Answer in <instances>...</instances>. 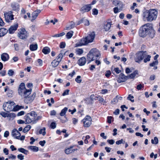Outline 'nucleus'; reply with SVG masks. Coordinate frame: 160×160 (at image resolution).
<instances>
[{
    "label": "nucleus",
    "instance_id": "f257e3e1",
    "mask_svg": "<svg viewBox=\"0 0 160 160\" xmlns=\"http://www.w3.org/2000/svg\"><path fill=\"white\" fill-rule=\"evenodd\" d=\"M139 35L141 37L148 36L152 38H153L154 37L155 32L153 28L152 25L147 23L143 25L139 30Z\"/></svg>",
    "mask_w": 160,
    "mask_h": 160
},
{
    "label": "nucleus",
    "instance_id": "f03ea898",
    "mask_svg": "<svg viewBox=\"0 0 160 160\" xmlns=\"http://www.w3.org/2000/svg\"><path fill=\"white\" fill-rule=\"evenodd\" d=\"M157 14V11L155 9H151L149 11L145 12L143 14V20L144 21H152L156 18Z\"/></svg>",
    "mask_w": 160,
    "mask_h": 160
},
{
    "label": "nucleus",
    "instance_id": "7ed1b4c3",
    "mask_svg": "<svg viewBox=\"0 0 160 160\" xmlns=\"http://www.w3.org/2000/svg\"><path fill=\"white\" fill-rule=\"evenodd\" d=\"M95 37L94 32H92L89 34L85 38H83L76 44L77 47L81 46L87 44L90 42H92Z\"/></svg>",
    "mask_w": 160,
    "mask_h": 160
},
{
    "label": "nucleus",
    "instance_id": "20e7f679",
    "mask_svg": "<svg viewBox=\"0 0 160 160\" xmlns=\"http://www.w3.org/2000/svg\"><path fill=\"white\" fill-rule=\"evenodd\" d=\"M26 123L32 122L33 124L36 123L39 119L40 117L36 113L33 111L28 113L25 117Z\"/></svg>",
    "mask_w": 160,
    "mask_h": 160
},
{
    "label": "nucleus",
    "instance_id": "39448f33",
    "mask_svg": "<svg viewBox=\"0 0 160 160\" xmlns=\"http://www.w3.org/2000/svg\"><path fill=\"white\" fill-rule=\"evenodd\" d=\"M32 89H27L25 87V85L24 83H22L19 86L18 89L19 94L21 97L25 98L31 94Z\"/></svg>",
    "mask_w": 160,
    "mask_h": 160
},
{
    "label": "nucleus",
    "instance_id": "423d86ee",
    "mask_svg": "<svg viewBox=\"0 0 160 160\" xmlns=\"http://www.w3.org/2000/svg\"><path fill=\"white\" fill-rule=\"evenodd\" d=\"M88 57L90 58H94L97 59L100 55V53L98 49L96 48H93L91 49L87 54Z\"/></svg>",
    "mask_w": 160,
    "mask_h": 160
},
{
    "label": "nucleus",
    "instance_id": "0eeeda50",
    "mask_svg": "<svg viewBox=\"0 0 160 160\" xmlns=\"http://www.w3.org/2000/svg\"><path fill=\"white\" fill-rule=\"evenodd\" d=\"M15 103L13 102H8L3 104V108L5 111L8 112L13 111Z\"/></svg>",
    "mask_w": 160,
    "mask_h": 160
},
{
    "label": "nucleus",
    "instance_id": "6e6552de",
    "mask_svg": "<svg viewBox=\"0 0 160 160\" xmlns=\"http://www.w3.org/2000/svg\"><path fill=\"white\" fill-rule=\"evenodd\" d=\"M147 56L146 51H141L136 53L135 58V61L136 62L139 63Z\"/></svg>",
    "mask_w": 160,
    "mask_h": 160
},
{
    "label": "nucleus",
    "instance_id": "1a4fd4ad",
    "mask_svg": "<svg viewBox=\"0 0 160 160\" xmlns=\"http://www.w3.org/2000/svg\"><path fill=\"white\" fill-rule=\"evenodd\" d=\"M92 119L91 117L87 115L82 120L83 123V126L85 127H88L91 124Z\"/></svg>",
    "mask_w": 160,
    "mask_h": 160
},
{
    "label": "nucleus",
    "instance_id": "9d476101",
    "mask_svg": "<svg viewBox=\"0 0 160 160\" xmlns=\"http://www.w3.org/2000/svg\"><path fill=\"white\" fill-rule=\"evenodd\" d=\"M4 15L5 20L7 22H9L10 21L14 19L13 15H12V12L11 11L5 13Z\"/></svg>",
    "mask_w": 160,
    "mask_h": 160
},
{
    "label": "nucleus",
    "instance_id": "9b49d317",
    "mask_svg": "<svg viewBox=\"0 0 160 160\" xmlns=\"http://www.w3.org/2000/svg\"><path fill=\"white\" fill-rule=\"evenodd\" d=\"M28 33L24 28H22L20 30L18 34L19 37L22 39H24L28 37Z\"/></svg>",
    "mask_w": 160,
    "mask_h": 160
},
{
    "label": "nucleus",
    "instance_id": "f8f14e48",
    "mask_svg": "<svg viewBox=\"0 0 160 160\" xmlns=\"http://www.w3.org/2000/svg\"><path fill=\"white\" fill-rule=\"evenodd\" d=\"M35 96L36 94L35 93H34L32 96H30L29 97L28 96L26 97H25V99L24 100V102L27 103H31L34 100L35 97Z\"/></svg>",
    "mask_w": 160,
    "mask_h": 160
},
{
    "label": "nucleus",
    "instance_id": "ddd939ff",
    "mask_svg": "<svg viewBox=\"0 0 160 160\" xmlns=\"http://www.w3.org/2000/svg\"><path fill=\"white\" fill-rule=\"evenodd\" d=\"M128 78V76H125L123 74L121 73L119 75L117 81L119 83L124 82L126 81Z\"/></svg>",
    "mask_w": 160,
    "mask_h": 160
},
{
    "label": "nucleus",
    "instance_id": "4468645a",
    "mask_svg": "<svg viewBox=\"0 0 160 160\" xmlns=\"http://www.w3.org/2000/svg\"><path fill=\"white\" fill-rule=\"evenodd\" d=\"M12 135L17 139H18L19 136H21V134L16 129H14L12 131Z\"/></svg>",
    "mask_w": 160,
    "mask_h": 160
},
{
    "label": "nucleus",
    "instance_id": "2eb2a0df",
    "mask_svg": "<svg viewBox=\"0 0 160 160\" xmlns=\"http://www.w3.org/2000/svg\"><path fill=\"white\" fill-rule=\"evenodd\" d=\"M73 147V146H71L69 148L66 149L65 150V153L67 154L73 153L74 151H77L78 150V149L77 148L72 149Z\"/></svg>",
    "mask_w": 160,
    "mask_h": 160
},
{
    "label": "nucleus",
    "instance_id": "dca6fc26",
    "mask_svg": "<svg viewBox=\"0 0 160 160\" xmlns=\"http://www.w3.org/2000/svg\"><path fill=\"white\" fill-rule=\"evenodd\" d=\"M18 27V24L17 23L11 26L8 29L9 33L12 34L16 30Z\"/></svg>",
    "mask_w": 160,
    "mask_h": 160
},
{
    "label": "nucleus",
    "instance_id": "f3484780",
    "mask_svg": "<svg viewBox=\"0 0 160 160\" xmlns=\"http://www.w3.org/2000/svg\"><path fill=\"white\" fill-rule=\"evenodd\" d=\"M91 8V4L86 5L83 6L81 8V10L83 12H88L90 10Z\"/></svg>",
    "mask_w": 160,
    "mask_h": 160
},
{
    "label": "nucleus",
    "instance_id": "a211bd4d",
    "mask_svg": "<svg viewBox=\"0 0 160 160\" xmlns=\"http://www.w3.org/2000/svg\"><path fill=\"white\" fill-rule=\"evenodd\" d=\"M86 59L84 57H82L79 59L78 61V63L80 66H83L86 63Z\"/></svg>",
    "mask_w": 160,
    "mask_h": 160
},
{
    "label": "nucleus",
    "instance_id": "6ab92c4d",
    "mask_svg": "<svg viewBox=\"0 0 160 160\" xmlns=\"http://www.w3.org/2000/svg\"><path fill=\"white\" fill-rule=\"evenodd\" d=\"M1 58L2 61H7L9 58V55L6 53H3L1 55Z\"/></svg>",
    "mask_w": 160,
    "mask_h": 160
},
{
    "label": "nucleus",
    "instance_id": "aec40b11",
    "mask_svg": "<svg viewBox=\"0 0 160 160\" xmlns=\"http://www.w3.org/2000/svg\"><path fill=\"white\" fill-rule=\"evenodd\" d=\"M27 148L28 149L34 152H37L39 150L38 148L35 146H29Z\"/></svg>",
    "mask_w": 160,
    "mask_h": 160
},
{
    "label": "nucleus",
    "instance_id": "412c9836",
    "mask_svg": "<svg viewBox=\"0 0 160 160\" xmlns=\"http://www.w3.org/2000/svg\"><path fill=\"white\" fill-rule=\"evenodd\" d=\"M39 13V10L38 11H35L33 12L32 14V19L31 21H32L34 20L38 15V13Z\"/></svg>",
    "mask_w": 160,
    "mask_h": 160
},
{
    "label": "nucleus",
    "instance_id": "4be33fe9",
    "mask_svg": "<svg viewBox=\"0 0 160 160\" xmlns=\"http://www.w3.org/2000/svg\"><path fill=\"white\" fill-rule=\"evenodd\" d=\"M111 27V24L110 22H107L104 26V29L106 31H108Z\"/></svg>",
    "mask_w": 160,
    "mask_h": 160
},
{
    "label": "nucleus",
    "instance_id": "5701e85b",
    "mask_svg": "<svg viewBox=\"0 0 160 160\" xmlns=\"http://www.w3.org/2000/svg\"><path fill=\"white\" fill-rule=\"evenodd\" d=\"M7 32V30L5 28H0V34L1 37L5 35Z\"/></svg>",
    "mask_w": 160,
    "mask_h": 160
},
{
    "label": "nucleus",
    "instance_id": "b1692460",
    "mask_svg": "<svg viewBox=\"0 0 160 160\" xmlns=\"http://www.w3.org/2000/svg\"><path fill=\"white\" fill-rule=\"evenodd\" d=\"M50 52V48L48 47H45L42 50V52L45 54H48Z\"/></svg>",
    "mask_w": 160,
    "mask_h": 160
},
{
    "label": "nucleus",
    "instance_id": "393cba45",
    "mask_svg": "<svg viewBox=\"0 0 160 160\" xmlns=\"http://www.w3.org/2000/svg\"><path fill=\"white\" fill-rule=\"evenodd\" d=\"M11 5L12 9L14 11H16L19 8V6L18 3H12Z\"/></svg>",
    "mask_w": 160,
    "mask_h": 160
},
{
    "label": "nucleus",
    "instance_id": "a878e982",
    "mask_svg": "<svg viewBox=\"0 0 160 160\" xmlns=\"http://www.w3.org/2000/svg\"><path fill=\"white\" fill-rule=\"evenodd\" d=\"M60 61L56 59H54L52 62V64L53 67H56L59 64Z\"/></svg>",
    "mask_w": 160,
    "mask_h": 160
},
{
    "label": "nucleus",
    "instance_id": "bb28decb",
    "mask_svg": "<svg viewBox=\"0 0 160 160\" xmlns=\"http://www.w3.org/2000/svg\"><path fill=\"white\" fill-rule=\"evenodd\" d=\"M68 110V108L66 107L64 108L63 109H62L60 113V115L61 116H63L65 115L66 112Z\"/></svg>",
    "mask_w": 160,
    "mask_h": 160
},
{
    "label": "nucleus",
    "instance_id": "cd10ccee",
    "mask_svg": "<svg viewBox=\"0 0 160 160\" xmlns=\"http://www.w3.org/2000/svg\"><path fill=\"white\" fill-rule=\"evenodd\" d=\"M24 108V107L22 106H20L18 105H17L15 106V105H14V107H13V111H17L19 109H20L22 108Z\"/></svg>",
    "mask_w": 160,
    "mask_h": 160
},
{
    "label": "nucleus",
    "instance_id": "c85d7f7f",
    "mask_svg": "<svg viewBox=\"0 0 160 160\" xmlns=\"http://www.w3.org/2000/svg\"><path fill=\"white\" fill-rule=\"evenodd\" d=\"M138 74V71L137 70L135 71L134 72L132 73L129 76H128V78H134L136 76V75Z\"/></svg>",
    "mask_w": 160,
    "mask_h": 160
},
{
    "label": "nucleus",
    "instance_id": "c756f323",
    "mask_svg": "<svg viewBox=\"0 0 160 160\" xmlns=\"http://www.w3.org/2000/svg\"><path fill=\"white\" fill-rule=\"evenodd\" d=\"M18 150L24 153V154L26 155H27L28 153V150L24 149L23 148H20L18 149Z\"/></svg>",
    "mask_w": 160,
    "mask_h": 160
},
{
    "label": "nucleus",
    "instance_id": "7c9ffc66",
    "mask_svg": "<svg viewBox=\"0 0 160 160\" xmlns=\"http://www.w3.org/2000/svg\"><path fill=\"white\" fill-rule=\"evenodd\" d=\"M38 48V45L37 44H32L30 46V49L31 51H34L37 49Z\"/></svg>",
    "mask_w": 160,
    "mask_h": 160
},
{
    "label": "nucleus",
    "instance_id": "2f4dec72",
    "mask_svg": "<svg viewBox=\"0 0 160 160\" xmlns=\"http://www.w3.org/2000/svg\"><path fill=\"white\" fill-rule=\"evenodd\" d=\"M73 32L72 31H70L68 32L66 35L67 38L68 39H70L71 38L72 36Z\"/></svg>",
    "mask_w": 160,
    "mask_h": 160
},
{
    "label": "nucleus",
    "instance_id": "473e14b6",
    "mask_svg": "<svg viewBox=\"0 0 160 160\" xmlns=\"http://www.w3.org/2000/svg\"><path fill=\"white\" fill-rule=\"evenodd\" d=\"M31 126L30 125H27L23 129V132H28L31 129Z\"/></svg>",
    "mask_w": 160,
    "mask_h": 160
},
{
    "label": "nucleus",
    "instance_id": "72a5a7b5",
    "mask_svg": "<svg viewBox=\"0 0 160 160\" xmlns=\"http://www.w3.org/2000/svg\"><path fill=\"white\" fill-rule=\"evenodd\" d=\"M0 114L4 118L9 117V113L7 112H0Z\"/></svg>",
    "mask_w": 160,
    "mask_h": 160
},
{
    "label": "nucleus",
    "instance_id": "f704fd0d",
    "mask_svg": "<svg viewBox=\"0 0 160 160\" xmlns=\"http://www.w3.org/2000/svg\"><path fill=\"white\" fill-rule=\"evenodd\" d=\"M158 138L156 137H155L154 138V140L152 139L151 140V142L152 144H157L158 143Z\"/></svg>",
    "mask_w": 160,
    "mask_h": 160
},
{
    "label": "nucleus",
    "instance_id": "c9c22d12",
    "mask_svg": "<svg viewBox=\"0 0 160 160\" xmlns=\"http://www.w3.org/2000/svg\"><path fill=\"white\" fill-rule=\"evenodd\" d=\"M151 57L150 56L147 55L146 57H145V58L144 59V62L146 63L147 62L150 61Z\"/></svg>",
    "mask_w": 160,
    "mask_h": 160
},
{
    "label": "nucleus",
    "instance_id": "e433bc0d",
    "mask_svg": "<svg viewBox=\"0 0 160 160\" xmlns=\"http://www.w3.org/2000/svg\"><path fill=\"white\" fill-rule=\"evenodd\" d=\"M81 77L80 76H78L75 79V81L78 83H81L82 81V80L81 79Z\"/></svg>",
    "mask_w": 160,
    "mask_h": 160
},
{
    "label": "nucleus",
    "instance_id": "4c0bfd02",
    "mask_svg": "<svg viewBox=\"0 0 160 160\" xmlns=\"http://www.w3.org/2000/svg\"><path fill=\"white\" fill-rule=\"evenodd\" d=\"M158 60H156L155 61L153 62H152L150 64V66L151 67H154L155 65H158Z\"/></svg>",
    "mask_w": 160,
    "mask_h": 160
},
{
    "label": "nucleus",
    "instance_id": "58836bf2",
    "mask_svg": "<svg viewBox=\"0 0 160 160\" xmlns=\"http://www.w3.org/2000/svg\"><path fill=\"white\" fill-rule=\"evenodd\" d=\"M75 26V24L74 22L72 23L70 25V26L69 27H66V29L67 30H70L72 28H74Z\"/></svg>",
    "mask_w": 160,
    "mask_h": 160
},
{
    "label": "nucleus",
    "instance_id": "ea45409f",
    "mask_svg": "<svg viewBox=\"0 0 160 160\" xmlns=\"http://www.w3.org/2000/svg\"><path fill=\"white\" fill-rule=\"evenodd\" d=\"M7 93L8 97H12V95L13 93V91L11 89H8Z\"/></svg>",
    "mask_w": 160,
    "mask_h": 160
},
{
    "label": "nucleus",
    "instance_id": "a19ab883",
    "mask_svg": "<svg viewBox=\"0 0 160 160\" xmlns=\"http://www.w3.org/2000/svg\"><path fill=\"white\" fill-rule=\"evenodd\" d=\"M45 130V128H43L42 129H41V134H42L43 136H44L46 134Z\"/></svg>",
    "mask_w": 160,
    "mask_h": 160
},
{
    "label": "nucleus",
    "instance_id": "79ce46f5",
    "mask_svg": "<svg viewBox=\"0 0 160 160\" xmlns=\"http://www.w3.org/2000/svg\"><path fill=\"white\" fill-rule=\"evenodd\" d=\"M134 97L133 96L131 95V94L129 95L128 97H127V99L130 100L131 102H133L134 100L133 99H132V98H133Z\"/></svg>",
    "mask_w": 160,
    "mask_h": 160
},
{
    "label": "nucleus",
    "instance_id": "37998d69",
    "mask_svg": "<svg viewBox=\"0 0 160 160\" xmlns=\"http://www.w3.org/2000/svg\"><path fill=\"white\" fill-rule=\"evenodd\" d=\"M92 14L93 15H97L98 13V11L97 9L96 8L93 9L92 10Z\"/></svg>",
    "mask_w": 160,
    "mask_h": 160
},
{
    "label": "nucleus",
    "instance_id": "c03bdc74",
    "mask_svg": "<svg viewBox=\"0 0 160 160\" xmlns=\"http://www.w3.org/2000/svg\"><path fill=\"white\" fill-rule=\"evenodd\" d=\"M42 157H43L44 159H45L49 158L50 156L48 153H44L42 154Z\"/></svg>",
    "mask_w": 160,
    "mask_h": 160
},
{
    "label": "nucleus",
    "instance_id": "a18cd8bd",
    "mask_svg": "<svg viewBox=\"0 0 160 160\" xmlns=\"http://www.w3.org/2000/svg\"><path fill=\"white\" fill-rule=\"evenodd\" d=\"M77 52L78 55H80L83 53V51L82 49H79L77 50Z\"/></svg>",
    "mask_w": 160,
    "mask_h": 160
},
{
    "label": "nucleus",
    "instance_id": "49530a36",
    "mask_svg": "<svg viewBox=\"0 0 160 160\" xmlns=\"http://www.w3.org/2000/svg\"><path fill=\"white\" fill-rule=\"evenodd\" d=\"M63 55L62 53H60L57 58V59L59 61H61Z\"/></svg>",
    "mask_w": 160,
    "mask_h": 160
},
{
    "label": "nucleus",
    "instance_id": "de8ad7c7",
    "mask_svg": "<svg viewBox=\"0 0 160 160\" xmlns=\"http://www.w3.org/2000/svg\"><path fill=\"white\" fill-rule=\"evenodd\" d=\"M14 72L13 70L10 69L8 70V74L9 76H12L14 74Z\"/></svg>",
    "mask_w": 160,
    "mask_h": 160
},
{
    "label": "nucleus",
    "instance_id": "09e8293b",
    "mask_svg": "<svg viewBox=\"0 0 160 160\" xmlns=\"http://www.w3.org/2000/svg\"><path fill=\"white\" fill-rule=\"evenodd\" d=\"M87 59L88 61V64H89L91 61H93V60H95L94 58H89V57H88V55H87Z\"/></svg>",
    "mask_w": 160,
    "mask_h": 160
},
{
    "label": "nucleus",
    "instance_id": "8fccbe9b",
    "mask_svg": "<svg viewBox=\"0 0 160 160\" xmlns=\"http://www.w3.org/2000/svg\"><path fill=\"white\" fill-rule=\"evenodd\" d=\"M24 156L22 154H19L17 156L18 158L20 160L24 159Z\"/></svg>",
    "mask_w": 160,
    "mask_h": 160
},
{
    "label": "nucleus",
    "instance_id": "3c124183",
    "mask_svg": "<svg viewBox=\"0 0 160 160\" xmlns=\"http://www.w3.org/2000/svg\"><path fill=\"white\" fill-rule=\"evenodd\" d=\"M66 44L65 42H62L60 43V47L61 48H63L65 47Z\"/></svg>",
    "mask_w": 160,
    "mask_h": 160
},
{
    "label": "nucleus",
    "instance_id": "603ef678",
    "mask_svg": "<svg viewBox=\"0 0 160 160\" xmlns=\"http://www.w3.org/2000/svg\"><path fill=\"white\" fill-rule=\"evenodd\" d=\"M50 127L52 129H54L56 127V123L54 122H52L51 123Z\"/></svg>",
    "mask_w": 160,
    "mask_h": 160
},
{
    "label": "nucleus",
    "instance_id": "864d4df0",
    "mask_svg": "<svg viewBox=\"0 0 160 160\" xmlns=\"http://www.w3.org/2000/svg\"><path fill=\"white\" fill-rule=\"evenodd\" d=\"M69 92V90L68 89H67L62 94V96H64L68 94Z\"/></svg>",
    "mask_w": 160,
    "mask_h": 160
},
{
    "label": "nucleus",
    "instance_id": "5fc2aeb1",
    "mask_svg": "<svg viewBox=\"0 0 160 160\" xmlns=\"http://www.w3.org/2000/svg\"><path fill=\"white\" fill-rule=\"evenodd\" d=\"M143 87V86L140 84L137 86L136 88L138 90H141L142 88Z\"/></svg>",
    "mask_w": 160,
    "mask_h": 160
},
{
    "label": "nucleus",
    "instance_id": "6e6d98bb",
    "mask_svg": "<svg viewBox=\"0 0 160 160\" xmlns=\"http://www.w3.org/2000/svg\"><path fill=\"white\" fill-rule=\"evenodd\" d=\"M30 140L31 141L30 142V144H33L34 142L36 141V139H34L33 137H31L30 138Z\"/></svg>",
    "mask_w": 160,
    "mask_h": 160
},
{
    "label": "nucleus",
    "instance_id": "4d7b16f0",
    "mask_svg": "<svg viewBox=\"0 0 160 160\" xmlns=\"http://www.w3.org/2000/svg\"><path fill=\"white\" fill-rule=\"evenodd\" d=\"M113 118L112 116H108L107 118V122L109 123H111V119Z\"/></svg>",
    "mask_w": 160,
    "mask_h": 160
},
{
    "label": "nucleus",
    "instance_id": "13d9d810",
    "mask_svg": "<svg viewBox=\"0 0 160 160\" xmlns=\"http://www.w3.org/2000/svg\"><path fill=\"white\" fill-rule=\"evenodd\" d=\"M107 142L110 144L112 145L114 143L115 141L112 139L108 140H107Z\"/></svg>",
    "mask_w": 160,
    "mask_h": 160
},
{
    "label": "nucleus",
    "instance_id": "bf43d9fd",
    "mask_svg": "<svg viewBox=\"0 0 160 160\" xmlns=\"http://www.w3.org/2000/svg\"><path fill=\"white\" fill-rule=\"evenodd\" d=\"M8 158H11L12 159H15L16 158V156L11 154L10 155Z\"/></svg>",
    "mask_w": 160,
    "mask_h": 160
},
{
    "label": "nucleus",
    "instance_id": "052dcab7",
    "mask_svg": "<svg viewBox=\"0 0 160 160\" xmlns=\"http://www.w3.org/2000/svg\"><path fill=\"white\" fill-rule=\"evenodd\" d=\"M16 117V115L14 113H9V117L14 118Z\"/></svg>",
    "mask_w": 160,
    "mask_h": 160
},
{
    "label": "nucleus",
    "instance_id": "680f3d73",
    "mask_svg": "<svg viewBox=\"0 0 160 160\" xmlns=\"http://www.w3.org/2000/svg\"><path fill=\"white\" fill-rule=\"evenodd\" d=\"M112 3H113L114 4H115V3H116V4H118V5H119V4H121L122 5V2H121L120 1H113V2Z\"/></svg>",
    "mask_w": 160,
    "mask_h": 160
},
{
    "label": "nucleus",
    "instance_id": "e2e57ef3",
    "mask_svg": "<svg viewBox=\"0 0 160 160\" xmlns=\"http://www.w3.org/2000/svg\"><path fill=\"white\" fill-rule=\"evenodd\" d=\"M25 113V112L23 111H21L19 112H18V116H20L22 115H23Z\"/></svg>",
    "mask_w": 160,
    "mask_h": 160
},
{
    "label": "nucleus",
    "instance_id": "0e129e2a",
    "mask_svg": "<svg viewBox=\"0 0 160 160\" xmlns=\"http://www.w3.org/2000/svg\"><path fill=\"white\" fill-rule=\"evenodd\" d=\"M3 152L4 153H5V154L6 155H8V150L6 148H5L3 150Z\"/></svg>",
    "mask_w": 160,
    "mask_h": 160
},
{
    "label": "nucleus",
    "instance_id": "69168bd1",
    "mask_svg": "<svg viewBox=\"0 0 160 160\" xmlns=\"http://www.w3.org/2000/svg\"><path fill=\"white\" fill-rule=\"evenodd\" d=\"M9 135V132L8 131H6L4 133V137H7Z\"/></svg>",
    "mask_w": 160,
    "mask_h": 160
},
{
    "label": "nucleus",
    "instance_id": "338daca9",
    "mask_svg": "<svg viewBox=\"0 0 160 160\" xmlns=\"http://www.w3.org/2000/svg\"><path fill=\"white\" fill-rule=\"evenodd\" d=\"M78 120L76 118H72V122L73 124H76L78 122Z\"/></svg>",
    "mask_w": 160,
    "mask_h": 160
},
{
    "label": "nucleus",
    "instance_id": "774afa93",
    "mask_svg": "<svg viewBox=\"0 0 160 160\" xmlns=\"http://www.w3.org/2000/svg\"><path fill=\"white\" fill-rule=\"evenodd\" d=\"M6 73V71L5 70H2L0 72V74H1L2 76H4Z\"/></svg>",
    "mask_w": 160,
    "mask_h": 160
}]
</instances>
